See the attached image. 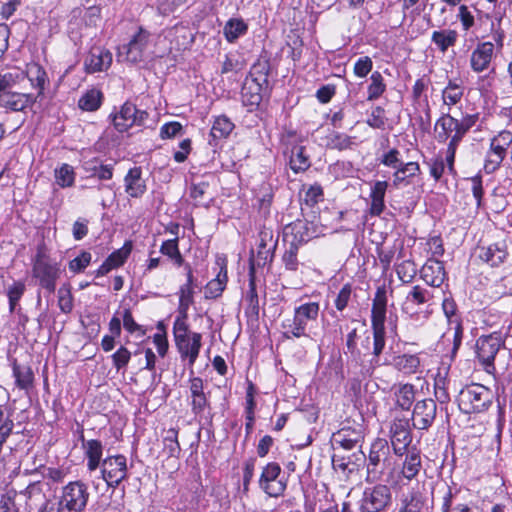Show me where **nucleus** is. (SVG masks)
<instances>
[{
  "label": "nucleus",
  "instance_id": "obj_33",
  "mask_svg": "<svg viewBox=\"0 0 512 512\" xmlns=\"http://www.w3.org/2000/svg\"><path fill=\"white\" fill-rule=\"evenodd\" d=\"M227 284V270L226 266L223 265L220 268L216 278L208 282L205 287V297L209 299H215L221 296Z\"/></svg>",
  "mask_w": 512,
  "mask_h": 512
},
{
  "label": "nucleus",
  "instance_id": "obj_10",
  "mask_svg": "<svg viewBox=\"0 0 512 512\" xmlns=\"http://www.w3.org/2000/svg\"><path fill=\"white\" fill-rule=\"evenodd\" d=\"M436 296L434 293L420 285H415L406 293L402 303V311L413 317L423 312L424 308H428L434 304Z\"/></svg>",
  "mask_w": 512,
  "mask_h": 512
},
{
  "label": "nucleus",
  "instance_id": "obj_61",
  "mask_svg": "<svg viewBox=\"0 0 512 512\" xmlns=\"http://www.w3.org/2000/svg\"><path fill=\"white\" fill-rule=\"evenodd\" d=\"M182 130V125L179 122H170L164 124L160 129V136L163 139L175 137Z\"/></svg>",
  "mask_w": 512,
  "mask_h": 512
},
{
  "label": "nucleus",
  "instance_id": "obj_13",
  "mask_svg": "<svg viewBox=\"0 0 512 512\" xmlns=\"http://www.w3.org/2000/svg\"><path fill=\"white\" fill-rule=\"evenodd\" d=\"M102 478L110 487H117L127 475L126 457L123 455L109 456L101 464Z\"/></svg>",
  "mask_w": 512,
  "mask_h": 512
},
{
  "label": "nucleus",
  "instance_id": "obj_27",
  "mask_svg": "<svg viewBox=\"0 0 512 512\" xmlns=\"http://www.w3.org/2000/svg\"><path fill=\"white\" fill-rule=\"evenodd\" d=\"M136 106L132 103H125L121 110L113 116V125L119 132H125L135 124Z\"/></svg>",
  "mask_w": 512,
  "mask_h": 512
},
{
  "label": "nucleus",
  "instance_id": "obj_29",
  "mask_svg": "<svg viewBox=\"0 0 512 512\" xmlns=\"http://www.w3.org/2000/svg\"><path fill=\"white\" fill-rule=\"evenodd\" d=\"M363 439L362 432L351 428H342L333 435V441L346 450L355 448Z\"/></svg>",
  "mask_w": 512,
  "mask_h": 512
},
{
  "label": "nucleus",
  "instance_id": "obj_31",
  "mask_svg": "<svg viewBox=\"0 0 512 512\" xmlns=\"http://www.w3.org/2000/svg\"><path fill=\"white\" fill-rule=\"evenodd\" d=\"M422 468L420 452L416 449L408 451L402 467V475L408 480L415 478Z\"/></svg>",
  "mask_w": 512,
  "mask_h": 512
},
{
  "label": "nucleus",
  "instance_id": "obj_26",
  "mask_svg": "<svg viewBox=\"0 0 512 512\" xmlns=\"http://www.w3.org/2000/svg\"><path fill=\"white\" fill-rule=\"evenodd\" d=\"M81 440L85 456L87 457V468L90 472L95 471L101 463L103 453L102 443L96 439L85 441L83 436H81Z\"/></svg>",
  "mask_w": 512,
  "mask_h": 512
},
{
  "label": "nucleus",
  "instance_id": "obj_63",
  "mask_svg": "<svg viewBox=\"0 0 512 512\" xmlns=\"http://www.w3.org/2000/svg\"><path fill=\"white\" fill-rule=\"evenodd\" d=\"M129 253H130V249H128V250L119 249V250L113 252L106 260L110 263V267L117 268L125 262Z\"/></svg>",
  "mask_w": 512,
  "mask_h": 512
},
{
  "label": "nucleus",
  "instance_id": "obj_23",
  "mask_svg": "<svg viewBox=\"0 0 512 512\" xmlns=\"http://www.w3.org/2000/svg\"><path fill=\"white\" fill-rule=\"evenodd\" d=\"M493 52L494 45L491 42L479 44L471 54V68L475 72H482L487 69L491 62Z\"/></svg>",
  "mask_w": 512,
  "mask_h": 512
},
{
  "label": "nucleus",
  "instance_id": "obj_36",
  "mask_svg": "<svg viewBox=\"0 0 512 512\" xmlns=\"http://www.w3.org/2000/svg\"><path fill=\"white\" fill-rule=\"evenodd\" d=\"M457 37L458 34L455 30L445 29L434 31L431 39L441 52H445L456 43Z\"/></svg>",
  "mask_w": 512,
  "mask_h": 512
},
{
  "label": "nucleus",
  "instance_id": "obj_58",
  "mask_svg": "<svg viewBox=\"0 0 512 512\" xmlns=\"http://www.w3.org/2000/svg\"><path fill=\"white\" fill-rule=\"evenodd\" d=\"M207 189H208V184L206 182L192 184L191 188H190V197L197 204H203V199L207 192Z\"/></svg>",
  "mask_w": 512,
  "mask_h": 512
},
{
  "label": "nucleus",
  "instance_id": "obj_37",
  "mask_svg": "<svg viewBox=\"0 0 512 512\" xmlns=\"http://www.w3.org/2000/svg\"><path fill=\"white\" fill-rule=\"evenodd\" d=\"M289 163L290 168L295 173L304 172L311 165L309 157L306 155L305 148L303 146H295L292 148Z\"/></svg>",
  "mask_w": 512,
  "mask_h": 512
},
{
  "label": "nucleus",
  "instance_id": "obj_51",
  "mask_svg": "<svg viewBox=\"0 0 512 512\" xmlns=\"http://www.w3.org/2000/svg\"><path fill=\"white\" fill-rule=\"evenodd\" d=\"M59 308L64 313H70L73 308V297L68 287L63 286L58 290Z\"/></svg>",
  "mask_w": 512,
  "mask_h": 512
},
{
  "label": "nucleus",
  "instance_id": "obj_5",
  "mask_svg": "<svg viewBox=\"0 0 512 512\" xmlns=\"http://www.w3.org/2000/svg\"><path fill=\"white\" fill-rule=\"evenodd\" d=\"M391 503V488L384 484H376L365 488L360 500V511L381 512Z\"/></svg>",
  "mask_w": 512,
  "mask_h": 512
},
{
  "label": "nucleus",
  "instance_id": "obj_1",
  "mask_svg": "<svg viewBox=\"0 0 512 512\" xmlns=\"http://www.w3.org/2000/svg\"><path fill=\"white\" fill-rule=\"evenodd\" d=\"M36 82L24 90H11L0 93V107L19 112L30 108L43 99L44 90L48 84L46 71L37 64L31 65V76Z\"/></svg>",
  "mask_w": 512,
  "mask_h": 512
},
{
  "label": "nucleus",
  "instance_id": "obj_41",
  "mask_svg": "<svg viewBox=\"0 0 512 512\" xmlns=\"http://www.w3.org/2000/svg\"><path fill=\"white\" fill-rule=\"evenodd\" d=\"M102 94L99 90L87 91L78 102L79 107L85 111H95L100 107Z\"/></svg>",
  "mask_w": 512,
  "mask_h": 512
},
{
  "label": "nucleus",
  "instance_id": "obj_8",
  "mask_svg": "<svg viewBox=\"0 0 512 512\" xmlns=\"http://www.w3.org/2000/svg\"><path fill=\"white\" fill-rule=\"evenodd\" d=\"M512 144V133L506 130L499 132L490 141V148L486 154L484 170L490 174L495 172L505 159L507 149Z\"/></svg>",
  "mask_w": 512,
  "mask_h": 512
},
{
  "label": "nucleus",
  "instance_id": "obj_3",
  "mask_svg": "<svg viewBox=\"0 0 512 512\" xmlns=\"http://www.w3.org/2000/svg\"><path fill=\"white\" fill-rule=\"evenodd\" d=\"M88 499V488L83 482H69L63 488L58 512H82L87 506Z\"/></svg>",
  "mask_w": 512,
  "mask_h": 512
},
{
  "label": "nucleus",
  "instance_id": "obj_42",
  "mask_svg": "<svg viewBox=\"0 0 512 512\" xmlns=\"http://www.w3.org/2000/svg\"><path fill=\"white\" fill-rule=\"evenodd\" d=\"M160 252L172 259L176 265L181 266L183 264L184 259L178 248V238L164 241L160 247Z\"/></svg>",
  "mask_w": 512,
  "mask_h": 512
},
{
  "label": "nucleus",
  "instance_id": "obj_24",
  "mask_svg": "<svg viewBox=\"0 0 512 512\" xmlns=\"http://www.w3.org/2000/svg\"><path fill=\"white\" fill-rule=\"evenodd\" d=\"M125 191L133 198L141 197L146 191L145 181L142 179L140 167L131 168L125 176Z\"/></svg>",
  "mask_w": 512,
  "mask_h": 512
},
{
  "label": "nucleus",
  "instance_id": "obj_22",
  "mask_svg": "<svg viewBox=\"0 0 512 512\" xmlns=\"http://www.w3.org/2000/svg\"><path fill=\"white\" fill-rule=\"evenodd\" d=\"M284 241L300 247L310 239L309 228L306 222L297 220L284 228Z\"/></svg>",
  "mask_w": 512,
  "mask_h": 512
},
{
  "label": "nucleus",
  "instance_id": "obj_52",
  "mask_svg": "<svg viewBox=\"0 0 512 512\" xmlns=\"http://www.w3.org/2000/svg\"><path fill=\"white\" fill-rule=\"evenodd\" d=\"M186 319L183 316L179 314V316L176 318L174 325H173V334L175 338V343L179 341L180 339L186 338L191 336L193 332L189 331L188 324L186 323Z\"/></svg>",
  "mask_w": 512,
  "mask_h": 512
},
{
  "label": "nucleus",
  "instance_id": "obj_55",
  "mask_svg": "<svg viewBox=\"0 0 512 512\" xmlns=\"http://www.w3.org/2000/svg\"><path fill=\"white\" fill-rule=\"evenodd\" d=\"M91 261V254L89 252H82L79 256L69 262V268L75 273L82 272Z\"/></svg>",
  "mask_w": 512,
  "mask_h": 512
},
{
  "label": "nucleus",
  "instance_id": "obj_14",
  "mask_svg": "<svg viewBox=\"0 0 512 512\" xmlns=\"http://www.w3.org/2000/svg\"><path fill=\"white\" fill-rule=\"evenodd\" d=\"M319 309V304L316 302H309L296 307L292 323L288 326V332L296 338L306 336L307 323L308 321L316 320Z\"/></svg>",
  "mask_w": 512,
  "mask_h": 512
},
{
  "label": "nucleus",
  "instance_id": "obj_32",
  "mask_svg": "<svg viewBox=\"0 0 512 512\" xmlns=\"http://www.w3.org/2000/svg\"><path fill=\"white\" fill-rule=\"evenodd\" d=\"M393 366L399 372H402L406 375H411L418 371L420 367V359L417 355L413 354L399 355L394 357Z\"/></svg>",
  "mask_w": 512,
  "mask_h": 512
},
{
  "label": "nucleus",
  "instance_id": "obj_11",
  "mask_svg": "<svg viewBox=\"0 0 512 512\" xmlns=\"http://www.w3.org/2000/svg\"><path fill=\"white\" fill-rule=\"evenodd\" d=\"M31 66L27 71L19 67H8L0 70V93L8 90H24L26 87H32L36 80L32 79Z\"/></svg>",
  "mask_w": 512,
  "mask_h": 512
},
{
  "label": "nucleus",
  "instance_id": "obj_59",
  "mask_svg": "<svg viewBox=\"0 0 512 512\" xmlns=\"http://www.w3.org/2000/svg\"><path fill=\"white\" fill-rule=\"evenodd\" d=\"M351 296V286L349 284H346L342 287L340 292L338 293V296L335 300V306L339 311H342L346 308L349 299Z\"/></svg>",
  "mask_w": 512,
  "mask_h": 512
},
{
  "label": "nucleus",
  "instance_id": "obj_60",
  "mask_svg": "<svg viewBox=\"0 0 512 512\" xmlns=\"http://www.w3.org/2000/svg\"><path fill=\"white\" fill-rule=\"evenodd\" d=\"M322 196V187L320 185H313L306 191L304 200L306 204L313 206L319 202Z\"/></svg>",
  "mask_w": 512,
  "mask_h": 512
},
{
  "label": "nucleus",
  "instance_id": "obj_62",
  "mask_svg": "<svg viewBox=\"0 0 512 512\" xmlns=\"http://www.w3.org/2000/svg\"><path fill=\"white\" fill-rule=\"evenodd\" d=\"M356 339H357V330L353 329L347 335L346 348H347V352L350 353V355L354 359L360 358V355H361V351L356 346Z\"/></svg>",
  "mask_w": 512,
  "mask_h": 512
},
{
  "label": "nucleus",
  "instance_id": "obj_39",
  "mask_svg": "<svg viewBox=\"0 0 512 512\" xmlns=\"http://www.w3.org/2000/svg\"><path fill=\"white\" fill-rule=\"evenodd\" d=\"M234 128L232 121L225 115L215 118L211 128L210 136L213 139H224L230 135Z\"/></svg>",
  "mask_w": 512,
  "mask_h": 512
},
{
  "label": "nucleus",
  "instance_id": "obj_50",
  "mask_svg": "<svg viewBox=\"0 0 512 512\" xmlns=\"http://www.w3.org/2000/svg\"><path fill=\"white\" fill-rule=\"evenodd\" d=\"M298 250L299 247L294 244H288L287 249L285 250L282 260L285 265V268L290 271H296L298 268Z\"/></svg>",
  "mask_w": 512,
  "mask_h": 512
},
{
  "label": "nucleus",
  "instance_id": "obj_46",
  "mask_svg": "<svg viewBox=\"0 0 512 512\" xmlns=\"http://www.w3.org/2000/svg\"><path fill=\"white\" fill-rule=\"evenodd\" d=\"M396 273L404 284H408L414 279L417 268L414 262L405 260L396 266Z\"/></svg>",
  "mask_w": 512,
  "mask_h": 512
},
{
  "label": "nucleus",
  "instance_id": "obj_16",
  "mask_svg": "<svg viewBox=\"0 0 512 512\" xmlns=\"http://www.w3.org/2000/svg\"><path fill=\"white\" fill-rule=\"evenodd\" d=\"M437 414V404L433 399L418 401L412 413V425L418 430H427L432 426Z\"/></svg>",
  "mask_w": 512,
  "mask_h": 512
},
{
  "label": "nucleus",
  "instance_id": "obj_9",
  "mask_svg": "<svg viewBox=\"0 0 512 512\" xmlns=\"http://www.w3.org/2000/svg\"><path fill=\"white\" fill-rule=\"evenodd\" d=\"M33 275L39 279L40 285L49 293H53L56 288V280L60 276V268L57 263L50 259L41 251H38L34 265Z\"/></svg>",
  "mask_w": 512,
  "mask_h": 512
},
{
  "label": "nucleus",
  "instance_id": "obj_47",
  "mask_svg": "<svg viewBox=\"0 0 512 512\" xmlns=\"http://www.w3.org/2000/svg\"><path fill=\"white\" fill-rule=\"evenodd\" d=\"M423 506L424 501L421 493L419 491L412 492L403 500L400 512H421Z\"/></svg>",
  "mask_w": 512,
  "mask_h": 512
},
{
  "label": "nucleus",
  "instance_id": "obj_21",
  "mask_svg": "<svg viewBox=\"0 0 512 512\" xmlns=\"http://www.w3.org/2000/svg\"><path fill=\"white\" fill-rule=\"evenodd\" d=\"M201 340L202 335L200 333L194 332L191 336L180 339L176 342V347L182 359L188 358L189 364L192 366L201 349Z\"/></svg>",
  "mask_w": 512,
  "mask_h": 512
},
{
  "label": "nucleus",
  "instance_id": "obj_64",
  "mask_svg": "<svg viewBox=\"0 0 512 512\" xmlns=\"http://www.w3.org/2000/svg\"><path fill=\"white\" fill-rule=\"evenodd\" d=\"M459 18L463 29L466 31L474 25V17L465 5L459 7Z\"/></svg>",
  "mask_w": 512,
  "mask_h": 512
},
{
  "label": "nucleus",
  "instance_id": "obj_7",
  "mask_svg": "<svg viewBox=\"0 0 512 512\" xmlns=\"http://www.w3.org/2000/svg\"><path fill=\"white\" fill-rule=\"evenodd\" d=\"M390 456L387 440L377 438L370 447L367 459V480L377 481L381 478Z\"/></svg>",
  "mask_w": 512,
  "mask_h": 512
},
{
  "label": "nucleus",
  "instance_id": "obj_19",
  "mask_svg": "<svg viewBox=\"0 0 512 512\" xmlns=\"http://www.w3.org/2000/svg\"><path fill=\"white\" fill-rule=\"evenodd\" d=\"M478 258L490 267H498L507 256V246L505 242H497L487 246H479L477 249Z\"/></svg>",
  "mask_w": 512,
  "mask_h": 512
},
{
  "label": "nucleus",
  "instance_id": "obj_38",
  "mask_svg": "<svg viewBox=\"0 0 512 512\" xmlns=\"http://www.w3.org/2000/svg\"><path fill=\"white\" fill-rule=\"evenodd\" d=\"M261 87L254 80L246 81L242 87V99L245 105L257 106L262 100L260 94Z\"/></svg>",
  "mask_w": 512,
  "mask_h": 512
},
{
  "label": "nucleus",
  "instance_id": "obj_44",
  "mask_svg": "<svg viewBox=\"0 0 512 512\" xmlns=\"http://www.w3.org/2000/svg\"><path fill=\"white\" fill-rule=\"evenodd\" d=\"M463 92V87L450 81L442 93L444 104L448 106L457 104L461 100Z\"/></svg>",
  "mask_w": 512,
  "mask_h": 512
},
{
  "label": "nucleus",
  "instance_id": "obj_48",
  "mask_svg": "<svg viewBox=\"0 0 512 512\" xmlns=\"http://www.w3.org/2000/svg\"><path fill=\"white\" fill-rule=\"evenodd\" d=\"M57 184L61 187H69L74 182L73 168L68 164H63L60 169L55 171Z\"/></svg>",
  "mask_w": 512,
  "mask_h": 512
},
{
  "label": "nucleus",
  "instance_id": "obj_53",
  "mask_svg": "<svg viewBox=\"0 0 512 512\" xmlns=\"http://www.w3.org/2000/svg\"><path fill=\"white\" fill-rule=\"evenodd\" d=\"M25 290V285L21 282L14 283L11 287L8 289V298H9V306L10 311H13L22 297Z\"/></svg>",
  "mask_w": 512,
  "mask_h": 512
},
{
  "label": "nucleus",
  "instance_id": "obj_49",
  "mask_svg": "<svg viewBox=\"0 0 512 512\" xmlns=\"http://www.w3.org/2000/svg\"><path fill=\"white\" fill-rule=\"evenodd\" d=\"M385 111L382 107L377 106L372 111L366 120V123L374 129L383 130L386 125Z\"/></svg>",
  "mask_w": 512,
  "mask_h": 512
},
{
  "label": "nucleus",
  "instance_id": "obj_2",
  "mask_svg": "<svg viewBox=\"0 0 512 512\" xmlns=\"http://www.w3.org/2000/svg\"><path fill=\"white\" fill-rule=\"evenodd\" d=\"M491 391L483 385L472 384L462 389L458 396L459 409L466 413H479L491 403Z\"/></svg>",
  "mask_w": 512,
  "mask_h": 512
},
{
  "label": "nucleus",
  "instance_id": "obj_15",
  "mask_svg": "<svg viewBox=\"0 0 512 512\" xmlns=\"http://www.w3.org/2000/svg\"><path fill=\"white\" fill-rule=\"evenodd\" d=\"M149 38L150 34L140 28L138 33L133 36L128 44L119 48L118 56L123 57L125 55V60L130 63H138L143 61L145 58L146 50L149 46Z\"/></svg>",
  "mask_w": 512,
  "mask_h": 512
},
{
  "label": "nucleus",
  "instance_id": "obj_30",
  "mask_svg": "<svg viewBox=\"0 0 512 512\" xmlns=\"http://www.w3.org/2000/svg\"><path fill=\"white\" fill-rule=\"evenodd\" d=\"M396 405L403 410H409L415 400V388L412 384H399L394 386Z\"/></svg>",
  "mask_w": 512,
  "mask_h": 512
},
{
  "label": "nucleus",
  "instance_id": "obj_4",
  "mask_svg": "<svg viewBox=\"0 0 512 512\" xmlns=\"http://www.w3.org/2000/svg\"><path fill=\"white\" fill-rule=\"evenodd\" d=\"M386 296L378 290L372 307L373 355L378 358L385 347Z\"/></svg>",
  "mask_w": 512,
  "mask_h": 512
},
{
  "label": "nucleus",
  "instance_id": "obj_40",
  "mask_svg": "<svg viewBox=\"0 0 512 512\" xmlns=\"http://www.w3.org/2000/svg\"><path fill=\"white\" fill-rule=\"evenodd\" d=\"M247 31V25L241 19H230L224 26V35L232 43Z\"/></svg>",
  "mask_w": 512,
  "mask_h": 512
},
{
  "label": "nucleus",
  "instance_id": "obj_57",
  "mask_svg": "<svg viewBox=\"0 0 512 512\" xmlns=\"http://www.w3.org/2000/svg\"><path fill=\"white\" fill-rule=\"evenodd\" d=\"M373 67V63L370 57L364 56L359 58L354 65V73L358 77L367 76Z\"/></svg>",
  "mask_w": 512,
  "mask_h": 512
},
{
  "label": "nucleus",
  "instance_id": "obj_28",
  "mask_svg": "<svg viewBox=\"0 0 512 512\" xmlns=\"http://www.w3.org/2000/svg\"><path fill=\"white\" fill-rule=\"evenodd\" d=\"M203 380L199 377L192 378L190 381L191 405L195 414H200L209 405L207 397L203 391Z\"/></svg>",
  "mask_w": 512,
  "mask_h": 512
},
{
  "label": "nucleus",
  "instance_id": "obj_6",
  "mask_svg": "<svg viewBox=\"0 0 512 512\" xmlns=\"http://www.w3.org/2000/svg\"><path fill=\"white\" fill-rule=\"evenodd\" d=\"M502 346L503 341L500 334L498 333L484 335L477 339L475 345L476 355L484 370L488 374H494V360Z\"/></svg>",
  "mask_w": 512,
  "mask_h": 512
},
{
  "label": "nucleus",
  "instance_id": "obj_12",
  "mask_svg": "<svg viewBox=\"0 0 512 512\" xmlns=\"http://www.w3.org/2000/svg\"><path fill=\"white\" fill-rule=\"evenodd\" d=\"M280 474L281 467L277 463H269L263 468L259 486L270 497H279L286 489V481L280 478Z\"/></svg>",
  "mask_w": 512,
  "mask_h": 512
},
{
  "label": "nucleus",
  "instance_id": "obj_17",
  "mask_svg": "<svg viewBox=\"0 0 512 512\" xmlns=\"http://www.w3.org/2000/svg\"><path fill=\"white\" fill-rule=\"evenodd\" d=\"M391 444L396 455H403L412 441L408 419H395L390 427Z\"/></svg>",
  "mask_w": 512,
  "mask_h": 512
},
{
  "label": "nucleus",
  "instance_id": "obj_54",
  "mask_svg": "<svg viewBox=\"0 0 512 512\" xmlns=\"http://www.w3.org/2000/svg\"><path fill=\"white\" fill-rule=\"evenodd\" d=\"M130 358H131L130 351L126 347L121 346L112 355L113 365L119 371L120 369L126 367V365L128 364Z\"/></svg>",
  "mask_w": 512,
  "mask_h": 512
},
{
  "label": "nucleus",
  "instance_id": "obj_20",
  "mask_svg": "<svg viewBox=\"0 0 512 512\" xmlns=\"http://www.w3.org/2000/svg\"><path fill=\"white\" fill-rule=\"evenodd\" d=\"M422 279L433 288H439L446 278L443 262L429 259L421 269Z\"/></svg>",
  "mask_w": 512,
  "mask_h": 512
},
{
  "label": "nucleus",
  "instance_id": "obj_18",
  "mask_svg": "<svg viewBox=\"0 0 512 512\" xmlns=\"http://www.w3.org/2000/svg\"><path fill=\"white\" fill-rule=\"evenodd\" d=\"M112 54L102 47H92L85 58L84 67L87 73L101 72L110 67Z\"/></svg>",
  "mask_w": 512,
  "mask_h": 512
},
{
  "label": "nucleus",
  "instance_id": "obj_43",
  "mask_svg": "<svg viewBox=\"0 0 512 512\" xmlns=\"http://www.w3.org/2000/svg\"><path fill=\"white\" fill-rule=\"evenodd\" d=\"M371 83L368 86V97L367 100L372 101L378 99L386 89L383 77L380 72L375 71L370 77Z\"/></svg>",
  "mask_w": 512,
  "mask_h": 512
},
{
  "label": "nucleus",
  "instance_id": "obj_25",
  "mask_svg": "<svg viewBox=\"0 0 512 512\" xmlns=\"http://www.w3.org/2000/svg\"><path fill=\"white\" fill-rule=\"evenodd\" d=\"M193 273L191 268L188 266L187 271V282L180 287L179 290V306L178 313L184 318L188 317V310L191 304L194 302V290H193Z\"/></svg>",
  "mask_w": 512,
  "mask_h": 512
},
{
  "label": "nucleus",
  "instance_id": "obj_34",
  "mask_svg": "<svg viewBox=\"0 0 512 512\" xmlns=\"http://www.w3.org/2000/svg\"><path fill=\"white\" fill-rule=\"evenodd\" d=\"M12 370L17 387L23 390H28L32 387L34 375L30 367L21 366L17 364L16 361H14L12 365Z\"/></svg>",
  "mask_w": 512,
  "mask_h": 512
},
{
  "label": "nucleus",
  "instance_id": "obj_56",
  "mask_svg": "<svg viewBox=\"0 0 512 512\" xmlns=\"http://www.w3.org/2000/svg\"><path fill=\"white\" fill-rule=\"evenodd\" d=\"M351 138L345 134L334 133L330 136L328 145L331 148L344 150L351 146Z\"/></svg>",
  "mask_w": 512,
  "mask_h": 512
},
{
  "label": "nucleus",
  "instance_id": "obj_45",
  "mask_svg": "<svg viewBox=\"0 0 512 512\" xmlns=\"http://www.w3.org/2000/svg\"><path fill=\"white\" fill-rule=\"evenodd\" d=\"M164 449L170 457H177L180 454L181 448L178 442V431L170 428L166 431L164 439Z\"/></svg>",
  "mask_w": 512,
  "mask_h": 512
},
{
  "label": "nucleus",
  "instance_id": "obj_35",
  "mask_svg": "<svg viewBox=\"0 0 512 512\" xmlns=\"http://www.w3.org/2000/svg\"><path fill=\"white\" fill-rule=\"evenodd\" d=\"M458 127V120L450 115L442 116L435 125V131L437 132V139L440 142H445L451 133L455 132Z\"/></svg>",
  "mask_w": 512,
  "mask_h": 512
}]
</instances>
